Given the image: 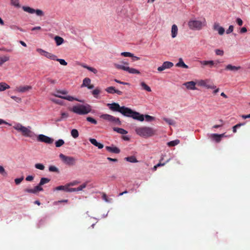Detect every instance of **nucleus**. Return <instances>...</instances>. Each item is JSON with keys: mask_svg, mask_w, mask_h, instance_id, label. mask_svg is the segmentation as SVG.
<instances>
[{"mask_svg": "<svg viewBox=\"0 0 250 250\" xmlns=\"http://www.w3.org/2000/svg\"><path fill=\"white\" fill-rule=\"evenodd\" d=\"M107 106L111 110L119 112L125 116L132 117L134 119L141 122L144 120V116L143 115L140 114L139 112L134 111L125 106H120L118 103H113L112 104H107Z\"/></svg>", "mask_w": 250, "mask_h": 250, "instance_id": "nucleus-1", "label": "nucleus"}, {"mask_svg": "<svg viewBox=\"0 0 250 250\" xmlns=\"http://www.w3.org/2000/svg\"><path fill=\"white\" fill-rule=\"evenodd\" d=\"M135 132L138 135L142 137L148 138L154 135L156 130L150 127L143 126L136 127Z\"/></svg>", "mask_w": 250, "mask_h": 250, "instance_id": "nucleus-2", "label": "nucleus"}, {"mask_svg": "<svg viewBox=\"0 0 250 250\" xmlns=\"http://www.w3.org/2000/svg\"><path fill=\"white\" fill-rule=\"evenodd\" d=\"M71 111L79 114V115H85L90 112L91 111V106L88 104H77L73 106L69 109Z\"/></svg>", "mask_w": 250, "mask_h": 250, "instance_id": "nucleus-3", "label": "nucleus"}, {"mask_svg": "<svg viewBox=\"0 0 250 250\" xmlns=\"http://www.w3.org/2000/svg\"><path fill=\"white\" fill-rule=\"evenodd\" d=\"M13 128L19 132H21L22 135L25 137H32L34 134L33 132L30 130L31 127L30 126L26 127L19 123L13 126Z\"/></svg>", "mask_w": 250, "mask_h": 250, "instance_id": "nucleus-4", "label": "nucleus"}, {"mask_svg": "<svg viewBox=\"0 0 250 250\" xmlns=\"http://www.w3.org/2000/svg\"><path fill=\"white\" fill-rule=\"evenodd\" d=\"M50 179L47 178H42L38 186H36L34 189L26 188L24 191L30 193H36L38 191H42L43 188L42 186L50 182Z\"/></svg>", "mask_w": 250, "mask_h": 250, "instance_id": "nucleus-5", "label": "nucleus"}, {"mask_svg": "<svg viewBox=\"0 0 250 250\" xmlns=\"http://www.w3.org/2000/svg\"><path fill=\"white\" fill-rule=\"evenodd\" d=\"M122 63L125 65H128V63L126 62H122ZM115 67L118 69H121L124 71H126L130 74H139L140 73V71L133 68H130L128 66L123 65L122 64H119L115 63L114 64Z\"/></svg>", "mask_w": 250, "mask_h": 250, "instance_id": "nucleus-6", "label": "nucleus"}, {"mask_svg": "<svg viewBox=\"0 0 250 250\" xmlns=\"http://www.w3.org/2000/svg\"><path fill=\"white\" fill-rule=\"evenodd\" d=\"M59 157L63 163L69 166H74L76 164V160L74 157L66 156L62 153L59 155Z\"/></svg>", "mask_w": 250, "mask_h": 250, "instance_id": "nucleus-7", "label": "nucleus"}, {"mask_svg": "<svg viewBox=\"0 0 250 250\" xmlns=\"http://www.w3.org/2000/svg\"><path fill=\"white\" fill-rule=\"evenodd\" d=\"M188 27L192 30H200L203 26L202 22L200 21L190 20L188 22Z\"/></svg>", "mask_w": 250, "mask_h": 250, "instance_id": "nucleus-8", "label": "nucleus"}, {"mask_svg": "<svg viewBox=\"0 0 250 250\" xmlns=\"http://www.w3.org/2000/svg\"><path fill=\"white\" fill-rule=\"evenodd\" d=\"M101 118L116 125H120L121 124L119 118L115 117L109 114H103L101 116Z\"/></svg>", "mask_w": 250, "mask_h": 250, "instance_id": "nucleus-9", "label": "nucleus"}, {"mask_svg": "<svg viewBox=\"0 0 250 250\" xmlns=\"http://www.w3.org/2000/svg\"><path fill=\"white\" fill-rule=\"evenodd\" d=\"M22 8L24 11L30 14H33L35 13L38 16L42 17L44 15L43 12L40 9H38L36 10L29 6H22Z\"/></svg>", "mask_w": 250, "mask_h": 250, "instance_id": "nucleus-10", "label": "nucleus"}, {"mask_svg": "<svg viewBox=\"0 0 250 250\" xmlns=\"http://www.w3.org/2000/svg\"><path fill=\"white\" fill-rule=\"evenodd\" d=\"M38 140L41 142H44L48 144H51L54 142V139L43 134H40L38 136Z\"/></svg>", "mask_w": 250, "mask_h": 250, "instance_id": "nucleus-11", "label": "nucleus"}, {"mask_svg": "<svg viewBox=\"0 0 250 250\" xmlns=\"http://www.w3.org/2000/svg\"><path fill=\"white\" fill-rule=\"evenodd\" d=\"M37 51L41 54L42 55L44 56L46 58L50 59L52 60H55L56 59L57 56L54 54H52L49 52L45 51L42 49L38 48L37 49Z\"/></svg>", "mask_w": 250, "mask_h": 250, "instance_id": "nucleus-12", "label": "nucleus"}, {"mask_svg": "<svg viewBox=\"0 0 250 250\" xmlns=\"http://www.w3.org/2000/svg\"><path fill=\"white\" fill-rule=\"evenodd\" d=\"M173 66V63L171 62L166 61L163 62L162 66L158 67L157 70L159 72H161L166 69L171 68Z\"/></svg>", "mask_w": 250, "mask_h": 250, "instance_id": "nucleus-13", "label": "nucleus"}, {"mask_svg": "<svg viewBox=\"0 0 250 250\" xmlns=\"http://www.w3.org/2000/svg\"><path fill=\"white\" fill-rule=\"evenodd\" d=\"M53 95L56 97H58V98H60L61 99L67 100L69 101H73L74 100H75V101H77L79 102H81V101H80V100H78L77 99L71 96H62V95H60V94H58V93L54 94Z\"/></svg>", "mask_w": 250, "mask_h": 250, "instance_id": "nucleus-14", "label": "nucleus"}, {"mask_svg": "<svg viewBox=\"0 0 250 250\" xmlns=\"http://www.w3.org/2000/svg\"><path fill=\"white\" fill-rule=\"evenodd\" d=\"M105 91L110 94L116 93L119 95H122L123 94V92L121 91L115 89V87L113 86H109L107 87L105 89Z\"/></svg>", "mask_w": 250, "mask_h": 250, "instance_id": "nucleus-15", "label": "nucleus"}, {"mask_svg": "<svg viewBox=\"0 0 250 250\" xmlns=\"http://www.w3.org/2000/svg\"><path fill=\"white\" fill-rule=\"evenodd\" d=\"M199 62L202 67L203 66H208L209 68H212L215 64L213 61H200Z\"/></svg>", "mask_w": 250, "mask_h": 250, "instance_id": "nucleus-16", "label": "nucleus"}, {"mask_svg": "<svg viewBox=\"0 0 250 250\" xmlns=\"http://www.w3.org/2000/svg\"><path fill=\"white\" fill-rule=\"evenodd\" d=\"M196 83L193 81L188 82L184 83L187 89L190 90H195L196 87H195Z\"/></svg>", "mask_w": 250, "mask_h": 250, "instance_id": "nucleus-17", "label": "nucleus"}, {"mask_svg": "<svg viewBox=\"0 0 250 250\" xmlns=\"http://www.w3.org/2000/svg\"><path fill=\"white\" fill-rule=\"evenodd\" d=\"M241 68L240 66H233L231 64H228L226 66L225 69L227 70H230L232 71H236L239 70Z\"/></svg>", "mask_w": 250, "mask_h": 250, "instance_id": "nucleus-18", "label": "nucleus"}, {"mask_svg": "<svg viewBox=\"0 0 250 250\" xmlns=\"http://www.w3.org/2000/svg\"><path fill=\"white\" fill-rule=\"evenodd\" d=\"M105 148L108 151L116 154H118L120 152V150L116 146L111 147L109 146H106Z\"/></svg>", "mask_w": 250, "mask_h": 250, "instance_id": "nucleus-19", "label": "nucleus"}, {"mask_svg": "<svg viewBox=\"0 0 250 250\" xmlns=\"http://www.w3.org/2000/svg\"><path fill=\"white\" fill-rule=\"evenodd\" d=\"M178 33V27L176 25L173 24L171 28V37L174 38L176 37Z\"/></svg>", "mask_w": 250, "mask_h": 250, "instance_id": "nucleus-20", "label": "nucleus"}, {"mask_svg": "<svg viewBox=\"0 0 250 250\" xmlns=\"http://www.w3.org/2000/svg\"><path fill=\"white\" fill-rule=\"evenodd\" d=\"M31 89V87L30 86H20L18 88L17 91L20 92H24Z\"/></svg>", "mask_w": 250, "mask_h": 250, "instance_id": "nucleus-21", "label": "nucleus"}, {"mask_svg": "<svg viewBox=\"0 0 250 250\" xmlns=\"http://www.w3.org/2000/svg\"><path fill=\"white\" fill-rule=\"evenodd\" d=\"M177 67H181L184 68H188V66L186 64L182 58L179 59V62L176 64Z\"/></svg>", "mask_w": 250, "mask_h": 250, "instance_id": "nucleus-22", "label": "nucleus"}, {"mask_svg": "<svg viewBox=\"0 0 250 250\" xmlns=\"http://www.w3.org/2000/svg\"><path fill=\"white\" fill-rule=\"evenodd\" d=\"M81 65L83 67L86 68L87 69H88V70L92 72L94 74H96L98 72V71L96 69H95V68H94L93 67H91L88 66L86 65V64H85L84 63L81 64Z\"/></svg>", "mask_w": 250, "mask_h": 250, "instance_id": "nucleus-23", "label": "nucleus"}, {"mask_svg": "<svg viewBox=\"0 0 250 250\" xmlns=\"http://www.w3.org/2000/svg\"><path fill=\"white\" fill-rule=\"evenodd\" d=\"M10 86L5 83H0V91H3L10 88Z\"/></svg>", "mask_w": 250, "mask_h": 250, "instance_id": "nucleus-24", "label": "nucleus"}, {"mask_svg": "<svg viewBox=\"0 0 250 250\" xmlns=\"http://www.w3.org/2000/svg\"><path fill=\"white\" fill-rule=\"evenodd\" d=\"M54 40H55V41L56 42V44L57 45H60L64 42L63 39L61 37H59V36H56L54 38Z\"/></svg>", "mask_w": 250, "mask_h": 250, "instance_id": "nucleus-25", "label": "nucleus"}, {"mask_svg": "<svg viewBox=\"0 0 250 250\" xmlns=\"http://www.w3.org/2000/svg\"><path fill=\"white\" fill-rule=\"evenodd\" d=\"M140 85L142 87V88L147 92H151V89L150 87L147 85L145 82H142L140 83Z\"/></svg>", "mask_w": 250, "mask_h": 250, "instance_id": "nucleus-26", "label": "nucleus"}, {"mask_svg": "<svg viewBox=\"0 0 250 250\" xmlns=\"http://www.w3.org/2000/svg\"><path fill=\"white\" fill-rule=\"evenodd\" d=\"M91 83V80L88 78H85L83 80V84H82V87H87Z\"/></svg>", "mask_w": 250, "mask_h": 250, "instance_id": "nucleus-27", "label": "nucleus"}, {"mask_svg": "<svg viewBox=\"0 0 250 250\" xmlns=\"http://www.w3.org/2000/svg\"><path fill=\"white\" fill-rule=\"evenodd\" d=\"M125 159L130 163H137L138 162L137 160L136 159V157L134 156H131L129 157H127L125 158Z\"/></svg>", "mask_w": 250, "mask_h": 250, "instance_id": "nucleus-28", "label": "nucleus"}, {"mask_svg": "<svg viewBox=\"0 0 250 250\" xmlns=\"http://www.w3.org/2000/svg\"><path fill=\"white\" fill-rule=\"evenodd\" d=\"M114 130L121 134H126L127 133V131L123 128L115 127Z\"/></svg>", "mask_w": 250, "mask_h": 250, "instance_id": "nucleus-29", "label": "nucleus"}, {"mask_svg": "<svg viewBox=\"0 0 250 250\" xmlns=\"http://www.w3.org/2000/svg\"><path fill=\"white\" fill-rule=\"evenodd\" d=\"M210 138L214 140L217 143H219L221 141L220 136L218 134H212L210 135Z\"/></svg>", "mask_w": 250, "mask_h": 250, "instance_id": "nucleus-30", "label": "nucleus"}, {"mask_svg": "<svg viewBox=\"0 0 250 250\" xmlns=\"http://www.w3.org/2000/svg\"><path fill=\"white\" fill-rule=\"evenodd\" d=\"M180 143V141L179 140H175L174 141H170L167 143V145L169 146H174L177 145H178Z\"/></svg>", "mask_w": 250, "mask_h": 250, "instance_id": "nucleus-31", "label": "nucleus"}, {"mask_svg": "<svg viewBox=\"0 0 250 250\" xmlns=\"http://www.w3.org/2000/svg\"><path fill=\"white\" fill-rule=\"evenodd\" d=\"M208 80L207 79L205 80H200L197 82V84L199 86L206 87V85L208 83Z\"/></svg>", "mask_w": 250, "mask_h": 250, "instance_id": "nucleus-32", "label": "nucleus"}, {"mask_svg": "<svg viewBox=\"0 0 250 250\" xmlns=\"http://www.w3.org/2000/svg\"><path fill=\"white\" fill-rule=\"evenodd\" d=\"M207 89H215L216 88V86L213 83L210 82V80H208V83L206 85V87Z\"/></svg>", "mask_w": 250, "mask_h": 250, "instance_id": "nucleus-33", "label": "nucleus"}, {"mask_svg": "<svg viewBox=\"0 0 250 250\" xmlns=\"http://www.w3.org/2000/svg\"><path fill=\"white\" fill-rule=\"evenodd\" d=\"M71 135L74 138H77L79 136V132L76 129H73L71 131Z\"/></svg>", "mask_w": 250, "mask_h": 250, "instance_id": "nucleus-34", "label": "nucleus"}, {"mask_svg": "<svg viewBox=\"0 0 250 250\" xmlns=\"http://www.w3.org/2000/svg\"><path fill=\"white\" fill-rule=\"evenodd\" d=\"M64 144V141L62 139H59L55 142V146L57 147L62 146Z\"/></svg>", "mask_w": 250, "mask_h": 250, "instance_id": "nucleus-35", "label": "nucleus"}, {"mask_svg": "<svg viewBox=\"0 0 250 250\" xmlns=\"http://www.w3.org/2000/svg\"><path fill=\"white\" fill-rule=\"evenodd\" d=\"M68 187L69 186L68 185L67 186H60L56 187V189L57 190H62L65 191H67Z\"/></svg>", "mask_w": 250, "mask_h": 250, "instance_id": "nucleus-36", "label": "nucleus"}, {"mask_svg": "<svg viewBox=\"0 0 250 250\" xmlns=\"http://www.w3.org/2000/svg\"><path fill=\"white\" fill-rule=\"evenodd\" d=\"M86 120L91 123V124H93L94 125H97V121L94 119V118L91 117H87L86 118Z\"/></svg>", "mask_w": 250, "mask_h": 250, "instance_id": "nucleus-37", "label": "nucleus"}, {"mask_svg": "<svg viewBox=\"0 0 250 250\" xmlns=\"http://www.w3.org/2000/svg\"><path fill=\"white\" fill-rule=\"evenodd\" d=\"M245 125L244 123H240L236 125H235L233 126L232 127V131L233 133H236L237 131V128L244 125Z\"/></svg>", "mask_w": 250, "mask_h": 250, "instance_id": "nucleus-38", "label": "nucleus"}, {"mask_svg": "<svg viewBox=\"0 0 250 250\" xmlns=\"http://www.w3.org/2000/svg\"><path fill=\"white\" fill-rule=\"evenodd\" d=\"M163 120L169 125H173L175 124V122L170 119L164 118Z\"/></svg>", "mask_w": 250, "mask_h": 250, "instance_id": "nucleus-39", "label": "nucleus"}, {"mask_svg": "<svg viewBox=\"0 0 250 250\" xmlns=\"http://www.w3.org/2000/svg\"><path fill=\"white\" fill-rule=\"evenodd\" d=\"M121 55L125 57H134L133 54H132L130 52H124L121 53Z\"/></svg>", "mask_w": 250, "mask_h": 250, "instance_id": "nucleus-40", "label": "nucleus"}, {"mask_svg": "<svg viewBox=\"0 0 250 250\" xmlns=\"http://www.w3.org/2000/svg\"><path fill=\"white\" fill-rule=\"evenodd\" d=\"M11 4L15 7H20L19 0H11Z\"/></svg>", "mask_w": 250, "mask_h": 250, "instance_id": "nucleus-41", "label": "nucleus"}, {"mask_svg": "<svg viewBox=\"0 0 250 250\" xmlns=\"http://www.w3.org/2000/svg\"><path fill=\"white\" fill-rule=\"evenodd\" d=\"M35 167L37 169L42 170H43L45 168L44 165L40 163L36 164Z\"/></svg>", "mask_w": 250, "mask_h": 250, "instance_id": "nucleus-42", "label": "nucleus"}, {"mask_svg": "<svg viewBox=\"0 0 250 250\" xmlns=\"http://www.w3.org/2000/svg\"><path fill=\"white\" fill-rule=\"evenodd\" d=\"M0 174L4 176H6L7 175V173L5 171L4 167L1 166H0Z\"/></svg>", "mask_w": 250, "mask_h": 250, "instance_id": "nucleus-43", "label": "nucleus"}, {"mask_svg": "<svg viewBox=\"0 0 250 250\" xmlns=\"http://www.w3.org/2000/svg\"><path fill=\"white\" fill-rule=\"evenodd\" d=\"M49 170L51 172H59L58 168H57L56 167L51 166H50L49 167Z\"/></svg>", "mask_w": 250, "mask_h": 250, "instance_id": "nucleus-44", "label": "nucleus"}, {"mask_svg": "<svg viewBox=\"0 0 250 250\" xmlns=\"http://www.w3.org/2000/svg\"><path fill=\"white\" fill-rule=\"evenodd\" d=\"M55 61H57L59 62L60 63V64L62 65H66L67 64V63L63 59H57L56 58V59L55 60Z\"/></svg>", "mask_w": 250, "mask_h": 250, "instance_id": "nucleus-45", "label": "nucleus"}, {"mask_svg": "<svg viewBox=\"0 0 250 250\" xmlns=\"http://www.w3.org/2000/svg\"><path fill=\"white\" fill-rule=\"evenodd\" d=\"M87 184L86 183L83 184L81 186H80L79 187L76 188L77 191H79L80 190H82L83 189L85 188L86 187Z\"/></svg>", "mask_w": 250, "mask_h": 250, "instance_id": "nucleus-46", "label": "nucleus"}, {"mask_svg": "<svg viewBox=\"0 0 250 250\" xmlns=\"http://www.w3.org/2000/svg\"><path fill=\"white\" fill-rule=\"evenodd\" d=\"M215 54L217 55H219V56H223L224 55V51L222 50H220V49H216L215 50Z\"/></svg>", "mask_w": 250, "mask_h": 250, "instance_id": "nucleus-47", "label": "nucleus"}, {"mask_svg": "<svg viewBox=\"0 0 250 250\" xmlns=\"http://www.w3.org/2000/svg\"><path fill=\"white\" fill-rule=\"evenodd\" d=\"M100 92L101 91L100 89L96 88L95 89L92 91V94L95 97H97L96 96L99 95Z\"/></svg>", "mask_w": 250, "mask_h": 250, "instance_id": "nucleus-48", "label": "nucleus"}, {"mask_svg": "<svg viewBox=\"0 0 250 250\" xmlns=\"http://www.w3.org/2000/svg\"><path fill=\"white\" fill-rule=\"evenodd\" d=\"M24 177L22 176L20 178H16L15 179V182L16 185H19L23 180Z\"/></svg>", "mask_w": 250, "mask_h": 250, "instance_id": "nucleus-49", "label": "nucleus"}, {"mask_svg": "<svg viewBox=\"0 0 250 250\" xmlns=\"http://www.w3.org/2000/svg\"><path fill=\"white\" fill-rule=\"evenodd\" d=\"M217 31L219 35H222L225 32V29L222 27H220L217 30Z\"/></svg>", "mask_w": 250, "mask_h": 250, "instance_id": "nucleus-50", "label": "nucleus"}, {"mask_svg": "<svg viewBox=\"0 0 250 250\" xmlns=\"http://www.w3.org/2000/svg\"><path fill=\"white\" fill-rule=\"evenodd\" d=\"M51 100L53 102L56 104H59L61 105H62L63 104V102L60 100L54 99H51Z\"/></svg>", "mask_w": 250, "mask_h": 250, "instance_id": "nucleus-51", "label": "nucleus"}, {"mask_svg": "<svg viewBox=\"0 0 250 250\" xmlns=\"http://www.w3.org/2000/svg\"><path fill=\"white\" fill-rule=\"evenodd\" d=\"M146 120L147 122H150L154 119V118L150 115H146L145 116Z\"/></svg>", "mask_w": 250, "mask_h": 250, "instance_id": "nucleus-52", "label": "nucleus"}, {"mask_svg": "<svg viewBox=\"0 0 250 250\" xmlns=\"http://www.w3.org/2000/svg\"><path fill=\"white\" fill-rule=\"evenodd\" d=\"M11 98L14 100V101H15L16 102H17V103H20L21 102V98H19V97H16V96H12L11 97Z\"/></svg>", "mask_w": 250, "mask_h": 250, "instance_id": "nucleus-53", "label": "nucleus"}, {"mask_svg": "<svg viewBox=\"0 0 250 250\" xmlns=\"http://www.w3.org/2000/svg\"><path fill=\"white\" fill-rule=\"evenodd\" d=\"M90 142L95 146H96L98 142L95 139L90 138L89 139Z\"/></svg>", "mask_w": 250, "mask_h": 250, "instance_id": "nucleus-54", "label": "nucleus"}, {"mask_svg": "<svg viewBox=\"0 0 250 250\" xmlns=\"http://www.w3.org/2000/svg\"><path fill=\"white\" fill-rule=\"evenodd\" d=\"M233 25H230L229 28L227 30L226 33L228 34L231 33L233 30Z\"/></svg>", "mask_w": 250, "mask_h": 250, "instance_id": "nucleus-55", "label": "nucleus"}, {"mask_svg": "<svg viewBox=\"0 0 250 250\" xmlns=\"http://www.w3.org/2000/svg\"><path fill=\"white\" fill-rule=\"evenodd\" d=\"M46 81H47V82H48V83H52V84H55V83H57L56 80H53V79H52L50 78H47L46 79Z\"/></svg>", "mask_w": 250, "mask_h": 250, "instance_id": "nucleus-56", "label": "nucleus"}, {"mask_svg": "<svg viewBox=\"0 0 250 250\" xmlns=\"http://www.w3.org/2000/svg\"><path fill=\"white\" fill-rule=\"evenodd\" d=\"M57 93L62 95H66L68 92L66 90H57Z\"/></svg>", "mask_w": 250, "mask_h": 250, "instance_id": "nucleus-57", "label": "nucleus"}, {"mask_svg": "<svg viewBox=\"0 0 250 250\" xmlns=\"http://www.w3.org/2000/svg\"><path fill=\"white\" fill-rule=\"evenodd\" d=\"M236 21L237 22V23L239 25V26H241L242 24H243V21L242 20L240 19V18H238L236 20Z\"/></svg>", "mask_w": 250, "mask_h": 250, "instance_id": "nucleus-58", "label": "nucleus"}, {"mask_svg": "<svg viewBox=\"0 0 250 250\" xmlns=\"http://www.w3.org/2000/svg\"><path fill=\"white\" fill-rule=\"evenodd\" d=\"M68 117V114L65 112H62L61 114V119L67 118Z\"/></svg>", "mask_w": 250, "mask_h": 250, "instance_id": "nucleus-59", "label": "nucleus"}, {"mask_svg": "<svg viewBox=\"0 0 250 250\" xmlns=\"http://www.w3.org/2000/svg\"><path fill=\"white\" fill-rule=\"evenodd\" d=\"M168 161H169V160H167L166 161V162H165V163H162L161 162V161H160L159 163L158 164H157V167H161V166H164Z\"/></svg>", "mask_w": 250, "mask_h": 250, "instance_id": "nucleus-60", "label": "nucleus"}, {"mask_svg": "<svg viewBox=\"0 0 250 250\" xmlns=\"http://www.w3.org/2000/svg\"><path fill=\"white\" fill-rule=\"evenodd\" d=\"M79 183V182L74 181L68 184V186H73Z\"/></svg>", "mask_w": 250, "mask_h": 250, "instance_id": "nucleus-61", "label": "nucleus"}, {"mask_svg": "<svg viewBox=\"0 0 250 250\" xmlns=\"http://www.w3.org/2000/svg\"><path fill=\"white\" fill-rule=\"evenodd\" d=\"M114 81L116 82V83H120V84H124V85H127V84H128V83H125V82H121L120 81H119L117 79H115L114 80Z\"/></svg>", "mask_w": 250, "mask_h": 250, "instance_id": "nucleus-62", "label": "nucleus"}, {"mask_svg": "<svg viewBox=\"0 0 250 250\" xmlns=\"http://www.w3.org/2000/svg\"><path fill=\"white\" fill-rule=\"evenodd\" d=\"M247 31V28L245 27H243L241 28V29L240 30V33H241V34L244 33H246Z\"/></svg>", "mask_w": 250, "mask_h": 250, "instance_id": "nucleus-63", "label": "nucleus"}, {"mask_svg": "<svg viewBox=\"0 0 250 250\" xmlns=\"http://www.w3.org/2000/svg\"><path fill=\"white\" fill-rule=\"evenodd\" d=\"M221 26H219V23H215L214 25H213V29L214 30H216L219 28Z\"/></svg>", "mask_w": 250, "mask_h": 250, "instance_id": "nucleus-64", "label": "nucleus"}]
</instances>
